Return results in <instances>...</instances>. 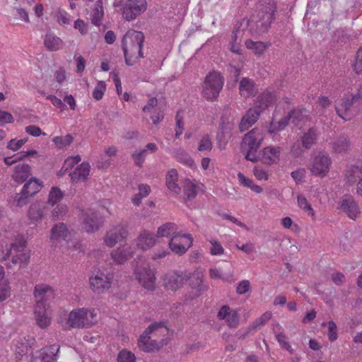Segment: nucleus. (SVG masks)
<instances>
[{
  "instance_id": "nucleus-1",
  "label": "nucleus",
  "mask_w": 362,
  "mask_h": 362,
  "mask_svg": "<svg viewBox=\"0 0 362 362\" xmlns=\"http://www.w3.org/2000/svg\"><path fill=\"white\" fill-rule=\"evenodd\" d=\"M144 40V35L139 31L129 30L124 35L122 47L127 65L132 66L139 59L144 57L141 50Z\"/></svg>"
},
{
  "instance_id": "nucleus-2",
  "label": "nucleus",
  "mask_w": 362,
  "mask_h": 362,
  "mask_svg": "<svg viewBox=\"0 0 362 362\" xmlns=\"http://www.w3.org/2000/svg\"><path fill=\"white\" fill-rule=\"evenodd\" d=\"M337 115L344 120H350L362 111V87L355 92L346 94L337 101Z\"/></svg>"
},
{
  "instance_id": "nucleus-3",
  "label": "nucleus",
  "mask_w": 362,
  "mask_h": 362,
  "mask_svg": "<svg viewBox=\"0 0 362 362\" xmlns=\"http://www.w3.org/2000/svg\"><path fill=\"white\" fill-rule=\"evenodd\" d=\"M168 332V329L163 322L153 323L143 332L138 340L139 349L146 352H151L158 350L160 347V343L156 339L157 335L165 334Z\"/></svg>"
},
{
  "instance_id": "nucleus-4",
  "label": "nucleus",
  "mask_w": 362,
  "mask_h": 362,
  "mask_svg": "<svg viewBox=\"0 0 362 362\" xmlns=\"http://www.w3.org/2000/svg\"><path fill=\"white\" fill-rule=\"evenodd\" d=\"M97 322L96 313L86 308L71 310L67 318V325L71 328H88Z\"/></svg>"
},
{
  "instance_id": "nucleus-5",
  "label": "nucleus",
  "mask_w": 362,
  "mask_h": 362,
  "mask_svg": "<svg viewBox=\"0 0 362 362\" xmlns=\"http://www.w3.org/2000/svg\"><path fill=\"white\" fill-rule=\"evenodd\" d=\"M11 257L13 264L26 263L30 259L29 254L25 251L24 243H16L8 244L1 243L0 248V262H4Z\"/></svg>"
},
{
  "instance_id": "nucleus-6",
  "label": "nucleus",
  "mask_w": 362,
  "mask_h": 362,
  "mask_svg": "<svg viewBox=\"0 0 362 362\" xmlns=\"http://www.w3.org/2000/svg\"><path fill=\"white\" fill-rule=\"evenodd\" d=\"M318 136L319 132L315 127H311L307 132H303L291 146L292 156L294 158L303 156L305 151L316 145Z\"/></svg>"
},
{
  "instance_id": "nucleus-7",
  "label": "nucleus",
  "mask_w": 362,
  "mask_h": 362,
  "mask_svg": "<svg viewBox=\"0 0 362 362\" xmlns=\"http://www.w3.org/2000/svg\"><path fill=\"white\" fill-rule=\"evenodd\" d=\"M270 25L271 23L262 21V19L254 16H252L250 19L242 18L238 21L235 24V39L236 40L238 37V33H240V30L242 32L247 30L248 33L252 36H259L267 33Z\"/></svg>"
},
{
  "instance_id": "nucleus-8",
  "label": "nucleus",
  "mask_w": 362,
  "mask_h": 362,
  "mask_svg": "<svg viewBox=\"0 0 362 362\" xmlns=\"http://www.w3.org/2000/svg\"><path fill=\"white\" fill-rule=\"evenodd\" d=\"M264 139V135L261 129L254 128L246 134L243 139L242 147L247 151L245 158L252 162L257 160L256 152L260 147Z\"/></svg>"
},
{
  "instance_id": "nucleus-9",
  "label": "nucleus",
  "mask_w": 362,
  "mask_h": 362,
  "mask_svg": "<svg viewBox=\"0 0 362 362\" xmlns=\"http://www.w3.org/2000/svg\"><path fill=\"white\" fill-rule=\"evenodd\" d=\"M223 83L224 78L220 73L216 71L210 72L204 81L203 97L207 100H216L223 88Z\"/></svg>"
},
{
  "instance_id": "nucleus-10",
  "label": "nucleus",
  "mask_w": 362,
  "mask_h": 362,
  "mask_svg": "<svg viewBox=\"0 0 362 362\" xmlns=\"http://www.w3.org/2000/svg\"><path fill=\"white\" fill-rule=\"evenodd\" d=\"M189 294L185 301L194 300L202 296L208 289L209 284L204 282L203 274L199 272H189Z\"/></svg>"
},
{
  "instance_id": "nucleus-11",
  "label": "nucleus",
  "mask_w": 362,
  "mask_h": 362,
  "mask_svg": "<svg viewBox=\"0 0 362 362\" xmlns=\"http://www.w3.org/2000/svg\"><path fill=\"white\" fill-rule=\"evenodd\" d=\"M193 238L191 234L178 232L169 240L170 250L177 255H183L191 247Z\"/></svg>"
},
{
  "instance_id": "nucleus-12",
  "label": "nucleus",
  "mask_w": 362,
  "mask_h": 362,
  "mask_svg": "<svg viewBox=\"0 0 362 362\" xmlns=\"http://www.w3.org/2000/svg\"><path fill=\"white\" fill-rule=\"evenodd\" d=\"M146 9V0H127L122 8V16L124 19L130 21L134 20Z\"/></svg>"
},
{
  "instance_id": "nucleus-13",
  "label": "nucleus",
  "mask_w": 362,
  "mask_h": 362,
  "mask_svg": "<svg viewBox=\"0 0 362 362\" xmlns=\"http://www.w3.org/2000/svg\"><path fill=\"white\" fill-rule=\"evenodd\" d=\"M82 227L88 233L97 231L103 225V217L92 209L82 212Z\"/></svg>"
},
{
  "instance_id": "nucleus-14",
  "label": "nucleus",
  "mask_w": 362,
  "mask_h": 362,
  "mask_svg": "<svg viewBox=\"0 0 362 362\" xmlns=\"http://www.w3.org/2000/svg\"><path fill=\"white\" fill-rule=\"evenodd\" d=\"M128 231L122 225H117L108 229L103 238L104 243L109 247H113L119 243L127 239Z\"/></svg>"
},
{
  "instance_id": "nucleus-15",
  "label": "nucleus",
  "mask_w": 362,
  "mask_h": 362,
  "mask_svg": "<svg viewBox=\"0 0 362 362\" xmlns=\"http://www.w3.org/2000/svg\"><path fill=\"white\" fill-rule=\"evenodd\" d=\"M34 297L35 305H44L49 307V302L54 298L55 293L52 286L46 284H39L35 286Z\"/></svg>"
},
{
  "instance_id": "nucleus-16",
  "label": "nucleus",
  "mask_w": 362,
  "mask_h": 362,
  "mask_svg": "<svg viewBox=\"0 0 362 362\" xmlns=\"http://www.w3.org/2000/svg\"><path fill=\"white\" fill-rule=\"evenodd\" d=\"M89 283L91 290L95 293L100 294L111 287L112 277L104 273L98 272L90 277Z\"/></svg>"
},
{
  "instance_id": "nucleus-17",
  "label": "nucleus",
  "mask_w": 362,
  "mask_h": 362,
  "mask_svg": "<svg viewBox=\"0 0 362 362\" xmlns=\"http://www.w3.org/2000/svg\"><path fill=\"white\" fill-rule=\"evenodd\" d=\"M189 278V272H170L163 278V286L168 290L177 291L180 288Z\"/></svg>"
},
{
  "instance_id": "nucleus-18",
  "label": "nucleus",
  "mask_w": 362,
  "mask_h": 362,
  "mask_svg": "<svg viewBox=\"0 0 362 362\" xmlns=\"http://www.w3.org/2000/svg\"><path fill=\"white\" fill-rule=\"evenodd\" d=\"M276 10V4L274 0H264L258 4L255 13L252 16L272 24Z\"/></svg>"
},
{
  "instance_id": "nucleus-19",
  "label": "nucleus",
  "mask_w": 362,
  "mask_h": 362,
  "mask_svg": "<svg viewBox=\"0 0 362 362\" xmlns=\"http://www.w3.org/2000/svg\"><path fill=\"white\" fill-rule=\"evenodd\" d=\"M331 165L332 160L328 155L319 153L314 158L310 168L311 173L313 175L323 177L329 173Z\"/></svg>"
},
{
  "instance_id": "nucleus-20",
  "label": "nucleus",
  "mask_w": 362,
  "mask_h": 362,
  "mask_svg": "<svg viewBox=\"0 0 362 362\" xmlns=\"http://www.w3.org/2000/svg\"><path fill=\"white\" fill-rule=\"evenodd\" d=\"M135 276L139 283L145 289L154 290L156 285L155 273L149 267L137 268L135 270Z\"/></svg>"
},
{
  "instance_id": "nucleus-21",
  "label": "nucleus",
  "mask_w": 362,
  "mask_h": 362,
  "mask_svg": "<svg viewBox=\"0 0 362 362\" xmlns=\"http://www.w3.org/2000/svg\"><path fill=\"white\" fill-rule=\"evenodd\" d=\"M59 351V347L56 344L43 348L32 357L30 362H55Z\"/></svg>"
},
{
  "instance_id": "nucleus-22",
  "label": "nucleus",
  "mask_w": 362,
  "mask_h": 362,
  "mask_svg": "<svg viewBox=\"0 0 362 362\" xmlns=\"http://www.w3.org/2000/svg\"><path fill=\"white\" fill-rule=\"evenodd\" d=\"M71 233L64 223L54 224L50 230V241L53 244H57L62 240L69 241Z\"/></svg>"
},
{
  "instance_id": "nucleus-23",
  "label": "nucleus",
  "mask_w": 362,
  "mask_h": 362,
  "mask_svg": "<svg viewBox=\"0 0 362 362\" xmlns=\"http://www.w3.org/2000/svg\"><path fill=\"white\" fill-rule=\"evenodd\" d=\"M339 209L350 218L356 219L360 214L358 204L351 196H344L339 202Z\"/></svg>"
},
{
  "instance_id": "nucleus-24",
  "label": "nucleus",
  "mask_w": 362,
  "mask_h": 362,
  "mask_svg": "<svg viewBox=\"0 0 362 362\" xmlns=\"http://www.w3.org/2000/svg\"><path fill=\"white\" fill-rule=\"evenodd\" d=\"M52 312L49 307H45L44 305H35L34 316L37 325L40 328H46L50 325L52 322L51 317Z\"/></svg>"
},
{
  "instance_id": "nucleus-25",
  "label": "nucleus",
  "mask_w": 362,
  "mask_h": 362,
  "mask_svg": "<svg viewBox=\"0 0 362 362\" xmlns=\"http://www.w3.org/2000/svg\"><path fill=\"white\" fill-rule=\"evenodd\" d=\"M90 165L88 162H83L69 173L74 183L86 182L90 175Z\"/></svg>"
},
{
  "instance_id": "nucleus-26",
  "label": "nucleus",
  "mask_w": 362,
  "mask_h": 362,
  "mask_svg": "<svg viewBox=\"0 0 362 362\" xmlns=\"http://www.w3.org/2000/svg\"><path fill=\"white\" fill-rule=\"evenodd\" d=\"M261 109L258 107L249 109L245 115L243 117L240 124L239 129L241 132L247 130L252 124H254L259 117Z\"/></svg>"
},
{
  "instance_id": "nucleus-27",
  "label": "nucleus",
  "mask_w": 362,
  "mask_h": 362,
  "mask_svg": "<svg viewBox=\"0 0 362 362\" xmlns=\"http://www.w3.org/2000/svg\"><path fill=\"white\" fill-rule=\"evenodd\" d=\"M204 185L194 180L187 179L183 184V193L185 202L194 199L198 192L202 190Z\"/></svg>"
},
{
  "instance_id": "nucleus-28",
  "label": "nucleus",
  "mask_w": 362,
  "mask_h": 362,
  "mask_svg": "<svg viewBox=\"0 0 362 362\" xmlns=\"http://www.w3.org/2000/svg\"><path fill=\"white\" fill-rule=\"evenodd\" d=\"M31 175V167L25 163H17L13 167L12 179L18 182L23 183Z\"/></svg>"
},
{
  "instance_id": "nucleus-29",
  "label": "nucleus",
  "mask_w": 362,
  "mask_h": 362,
  "mask_svg": "<svg viewBox=\"0 0 362 362\" xmlns=\"http://www.w3.org/2000/svg\"><path fill=\"white\" fill-rule=\"evenodd\" d=\"M136 246L141 250H147L156 243L154 235L148 230H143L136 240Z\"/></svg>"
},
{
  "instance_id": "nucleus-30",
  "label": "nucleus",
  "mask_w": 362,
  "mask_h": 362,
  "mask_svg": "<svg viewBox=\"0 0 362 362\" xmlns=\"http://www.w3.org/2000/svg\"><path fill=\"white\" fill-rule=\"evenodd\" d=\"M281 152V147L267 146L264 148L262 153V162L267 165L276 163L279 160Z\"/></svg>"
},
{
  "instance_id": "nucleus-31",
  "label": "nucleus",
  "mask_w": 362,
  "mask_h": 362,
  "mask_svg": "<svg viewBox=\"0 0 362 362\" xmlns=\"http://www.w3.org/2000/svg\"><path fill=\"white\" fill-rule=\"evenodd\" d=\"M42 184L35 177L30 178L23 187L22 197H31L37 194L42 188Z\"/></svg>"
},
{
  "instance_id": "nucleus-32",
  "label": "nucleus",
  "mask_w": 362,
  "mask_h": 362,
  "mask_svg": "<svg viewBox=\"0 0 362 362\" xmlns=\"http://www.w3.org/2000/svg\"><path fill=\"white\" fill-rule=\"evenodd\" d=\"M240 93L245 98L254 96L257 93L255 83L252 80L248 78H243L239 85Z\"/></svg>"
},
{
  "instance_id": "nucleus-33",
  "label": "nucleus",
  "mask_w": 362,
  "mask_h": 362,
  "mask_svg": "<svg viewBox=\"0 0 362 362\" xmlns=\"http://www.w3.org/2000/svg\"><path fill=\"white\" fill-rule=\"evenodd\" d=\"M178 173L175 169L170 170L165 176V182L169 190L175 194H179L181 192V188L177 184Z\"/></svg>"
},
{
  "instance_id": "nucleus-34",
  "label": "nucleus",
  "mask_w": 362,
  "mask_h": 362,
  "mask_svg": "<svg viewBox=\"0 0 362 362\" xmlns=\"http://www.w3.org/2000/svg\"><path fill=\"white\" fill-rule=\"evenodd\" d=\"M178 226L175 223L167 222L158 228L156 236L158 238H170L178 233Z\"/></svg>"
},
{
  "instance_id": "nucleus-35",
  "label": "nucleus",
  "mask_w": 362,
  "mask_h": 362,
  "mask_svg": "<svg viewBox=\"0 0 362 362\" xmlns=\"http://www.w3.org/2000/svg\"><path fill=\"white\" fill-rule=\"evenodd\" d=\"M11 296L9 281L5 278L4 268L0 265V302H3Z\"/></svg>"
},
{
  "instance_id": "nucleus-36",
  "label": "nucleus",
  "mask_w": 362,
  "mask_h": 362,
  "mask_svg": "<svg viewBox=\"0 0 362 362\" xmlns=\"http://www.w3.org/2000/svg\"><path fill=\"white\" fill-rule=\"evenodd\" d=\"M132 253L133 252L130 247H119L116 250L111 252V256L113 261L116 264H122L132 257Z\"/></svg>"
},
{
  "instance_id": "nucleus-37",
  "label": "nucleus",
  "mask_w": 362,
  "mask_h": 362,
  "mask_svg": "<svg viewBox=\"0 0 362 362\" xmlns=\"http://www.w3.org/2000/svg\"><path fill=\"white\" fill-rule=\"evenodd\" d=\"M345 176L350 185L355 183L358 178L362 177V163L347 166Z\"/></svg>"
},
{
  "instance_id": "nucleus-38",
  "label": "nucleus",
  "mask_w": 362,
  "mask_h": 362,
  "mask_svg": "<svg viewBox=\"0 0 362 362\" xmlns=\"http://www.w3.org/2000/svg\"><path fill=\"white\" fill-rule=\"evenodd\" d=\"M246 47L252 50L256 56L262 55L265 50L271 46L269 42H264L262 41L255 42L252 40H247L245 42Z\"/></svg>"
},
{
  "instance_id": "nucleus-39",
  "label": "nucleus",
  "mask_w": 362,
  "mask_h": 362,
  "mask_svg": "<svg viewBox=\"0 0 362 362\" xmlns=\"http://www.w3.org/2000/svg\"><path fill=\"white\" fill-rule=\"evenodd\" d=\"M351 143L346 135L339 136L332 143V146L334 152L341 153L349 150Z\"/></svg>"
},
{
  "instance_id": "nucleus-40",
  "label": "nucleus",
  "mask_w": 362,
  "mask_h": 362,
  "mask_svg": "<svg viewBox=\"0 0 362 362\" xmlns=\"http://www.w3.org/2000/svg\"><path fill=\"white\" fill-rule=\"evenodd\" d=\"M34 339L32 337H29L26 339V337H23L18 340L16 346V354L17 355L16 358L22 357L23 355L28 353V349L31 347L33 344Z\"/></svg>"
},
{
  "instance_id": "nucleus-41",
  "label": "nucleus",
  "mask_w": 362,
  "mask_h": 362,
  "mask_svg": "<svg viewBox=\"0 0 362 362\" xmlns=\"http://www.w3.org/2000/svg\"><path fill=\"white\" fill-rule=\"evenodd\" d=\"M34 339L32 337H29L26 339V337H23L18 340L16 346V354L17 355L16 358L22 357L23 355L28 353V349L31 347L33 344Z\"/></svg>"
},
{
  "instance_id": "nucleus-42",
  "label": "nucleus",
  "mask_w": 362,
  "mask_h": 362,
  "mask_svg": "<svg viewBox=\"0 0 362 362\" xmlns=\"http://www.w3.org/2000/svg\"><path fill=\"white\" fill-rule=\"evenodd\" d=\"M173 156L176 160L191 169L196 168V163L189 153L182 149L173 152Z\"/></svg>"
},
{
  "instance_id": "nucleus-43",
  "label": "nucleus",
  "mask_w": 362,
  "mask_h": 362,
  "mask_svg": "<svg viewBox=\"0 0 362 362\" xmlns=\"http://www.w3.org/2000/svg\"><path fill=\"white\" fill-rule=\"evenodd\" d=\"M44 44L46 48L49 51H57L63 47L62 40L52 33L46 34L44 40Z\"/></svg>"
},
{
  "instance_id": "nucleus-44",
  "label": "nucleus",
  "mask_w": 362,
  "mask_h": 362,
  "mask_svg": "<svg viewBox=\"0 0 362 362\" xmlns=\"http://www.w3.org/2000/svg\"><path fill=\"white\" fill-rule=\"evenodd\" d=\"M104 16L102 0H98L91 13V21L95 25L99 26Z\"/></svg>"
},
{
  "instance_id": "nucleus-45",
  "label": "nucleus",
  "mask_w": 362,
  "mask_h": 362,
  "mask_svg": "<svg viewBox=\"0 0 362 362\" xmlns=\"http://www.w3.org/2000/svg\"><path fill=\"white\" fill-rule=\"evenodd\" d=\"M45 213V207L35 203L30 206L28 211V217L32 221H37L42 218Z\"/></svg>"
},
{
  "instance_id": "nucleus-46",
  "label": "nucleus",
  "mask_w": 362,
  "mask_h": 362,
  "mask_svg": "<svg viewBox=\"0 0 362 362\" xmlns=\"http://www.w3.org/2000/svg\"><path fill=\"white\" fill-rule=\"evenodd\" d=\"M308 112L305 109H295L288 113L289 119L296 125L308 119Z\"/></svg>"
},
{
  "instance_id": "nucleus-47",
  "label": "nucleus",
  "mask_w": 362,
  "mask_h": 362,
  "mask_svg": "<svg viewBox=\"0 0 362 362\" xmlns=\"http://www.w3.org/2000/svg\"><path fill=\"white\" fill-rule=\"evenodd\" d=\"M272 314L269 312H266L262 314L259 317L256 319L248 327L247 333L253 329H256L261 327H263L267 322L271 319Z\"/></svg>"
},
{
  "instance_id": "nucleus-48",
  "label": "nucleus",
  "mask_w": 362,
  "mask_h": 362,
  "mask_svg": "<svg viewBox=\"0 0 362 362\" xmlns=\"http://www.w3.org/2000/svg\"><path fill=\"white\" fill-rule=\"evenodd\" d=\"M64 197V192L57 187H52L49 191L47 203L54 206L60 202Z\"/></svg>"
},
{
  "instance_id": "nucleus-49",
  "label": "nucleus",
  "mask_w": 362,
  "mask_h": 362,
  "mask_svg": "<svg viewBox=\"0 0 362 362\" xmlns=\"http://www.w3.org/2000/svg\"><path fill=\"white\" fill-rule=\"evenodd\" d=\"M260 109L268 107L276 101V95L272 92H264L260 96Z\"/></svg>"
},
{
  "instance_id": "nucleus-50",
  "label": "nucleus",
  "mask_w": 362,
  "mask_h": 362,
  "mask_svg": "<svg viewBox=\"0 0 362 362\" xmlns=\"http://www.w3.org/2000/svg\"><path fill=\"white\" fill-rule=\"evenodd\" d=\"M297 201L298 206L305 212H306L308 215L311 216L312 218L314 219V210L313 209L311 205L308 203L306 198L302 195H298L297 197Z\"/></svg>"
},
{
  "instance_id": "nucleus-51",
  "label": "nucleus",
  "mask_w": 362,
  "mask_h": 362,
  "mask_svg": "<svg viewBox=\"0 0 362 362\" xmlns=\"http://www.w3.org/2000/svg\"><path fill=\"white\" fill-rule=\"evenodd\" d=\"M107 85L104 81H98L93 91V98L96 100H100L106 92Z\"/></svg>"
},
{
  "instance_id": "nucleus-52",
  "label": "nucleus",
  "mask_w": 362,
  "mask_h": 362,
  "mask_svg": "<svg viewBox=\"0 0 362 362\" xmlns=\"http://www.w3.org/2000/svg\"><path fill=\"white\" fill-rule=\"evenodd\" d=\"M240 322L238 310H231L228 306V327L230 328H235Z\"/></svg>"
},
{
  "instance_id": "nucleus-53",
  "label": "nucleus",
  "mask_w": 362,
  "mask_h": 362,
  "mask_svg": "<svg viewBox=\"0 0 362 362\" xmlns=\"http://www.w3.org/2000/svg\"><path fill=\"white\" fill-rule=\"evenodd\" d=\"M289 119V116L288 115L278 122L272 120L271 122V127L272 129H269V133L274 134L275 132L284 129L288 125Z\"/></svg>"
},
{
  "instance_id": "nucleus-54",
  "label": "nucleus",
  "mask_w": 362,
  "mask_h": 362,
  "mask_svg": "<svg viewBox=\"0 0 362 362\" xmlns=\"http://www.w3.org/2000/svg\"><path fill=\"white\" fill-rule=\"evenodd\" d=\"M212 141L210 136L206 134L202 137L198 144V151L200 152L210 151L212 149Z\"/></svg>"
},
{
  "instance_id": "nucleus-55",
  "label": "nucleus",
  "mask_w": 362,
  "mask_h": 362,
  "mask_svg": "<svg viewBox=\"0 0 362 362\" xmlns=\"http://www.w3.org/2000/svg\"><path fill=\"white\" fill-rule=\"evenodd\" d=\"M73 141V136L71 134H66L64 136H55L53 142L59 148H63L69 146Z\"/></svg>"
},
{
  "instance_id": "nucleus-56",
  "label": "nucleus",
  "mask_w": 362,
  "mask_h": 362,
  "mask_svg": "<svg viewBox=\"0 0 362 362\" xmlns=\"http://www.w3.org/2000/svg\"><path fill=\"white\" fill-rule=\"evenodd\" d=\"M68 209L65 204H57L52 211V217L54 220L62 218L67 213Z\"/></svg>"
},
{
  "instance_id": "nucleus-57",
  "label": "nucleus",
  "mask_w": 362,
  "mask_h": 362,
  "mask_svg": "<svg viewBox=\"0 0 362 362\" xmlns=\"http://www.w3.org/2000/svg\"><path fill=\"white\" fill-rule=\"evenodd\" d=\"M183 111L180 110L177 111L175 120H176V127H175V137L179 138L180 135H182L184 130V121L182 116Z\"/></svg>"
},
{
  "instance_id": "nucleus-58",
  "label": "nucleus",
  "mask_w": 362,
  "mask_h": 362,
  "mask_svg": "<svg viewBox=\"0 0 362 362\" xmlns=\"http://www.w3.org/2000/svg\"><path fill=\"white\" fill-rule=\"evenodd\" d=\"M28 138L19 140L16 139H11L8 142L6 148L13 151H17L28 141Z\"/></svg>"
},
{
  "instance_id": "nucleus-59",
  "label": "nucleus",
  "mask_w": 362,
  "mask_h": 362,
  "mask_svg": "<svg viewBox=\"0 0 362 362\" xmlns=\"http://www.w3.org/2000/svg\"><path fill=\"white\" fill-rule=\"evenodd\" d=\"M117 361L118 362H135L136 357L132 352L124 349L119 353L118 357H117Z\"/></svg>"
},
{
  "instance_id": "nucleus-60",
  "label": "nucleus",
  "mask_w": 362,
  "mask_h": 362,
  "mask_svg": "<svg viewBox=\"0 0 362 362\" xmlns=\"http://www.w3.org/2000/svg\"><path fill=\"white\" fill-rule=\"evenodd\" d=\"M353 69L356 74H362V46L358 49L356 54L355 63L353 65Z\"/></svg>"
},
{
  "instance_id": "nucleus-61",
  "label": "nucleus",
  "mask_w": 362,
  "mask_h": 362,
  "mask_svg": "<svg viewBox=\"0 0 362 362\" xmlns=\"http://www.w3.org/2000/svg\"><path fill=\"white\" fill-rule=\"evenodd\" d=\"M328 330H327V336L328 339L330 341H334L337 340L338 334H337V327L335 322L332 320L329 321L327 323Z\"/></svg>"
},
{
  "instance_id": "nucleus-62",
  "label": "nucleus",
  "mask_w": 362,
  "mask_h": 362,
  "mask_svg": "<svg viewBox=\"0 0 362 362\" xmlns=\"http://www.w3.org/2000/svg\"><path fill=\"white\" fill-rule=\"evenodd\" d=\"M250 282L248 280H242L236 286V293L243 295L250 291Z\"/></svg>"
},
{
  "instance_id": "nucleus-63",
  "label": "nucleus",
  "mask_w": 362,
  "mask_h": 362,
  "mask_svg": "<svg viewBox=\"0 0 362 362\" xmlns=\"http://www.w3.org/2000/svg\"><path fill=\"white\" fill-rule=\"evenodd\" d=\"M276 340L280 344L281 346L289 351L291 354H293V349L289 343L286 341V337L282 334L279 333L276 335Z\"/></svg>"
},
{
  "instance_id": "nucleus-64",
  "label": "nucleus",
  "mask_w": 362,
  "mask_h": 362,
  "mask_svg": "<svg viewBox=\"0 0 362 362\" xmlns=\"http://www.w3.org/2000/svg\"><path fill=\"white\" fill-rule=\"evenodd\" d=\"M81 160V158L78 155L76 156L69 157L65 160L63 168H65V170L72 169Z\"/></svg>"
}]
</instances>
